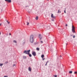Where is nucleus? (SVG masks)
Masks as SVG:
<instances>
[{
	"label": "nucleus",
	"instance_id": "nucleus-17",
	"mask_svg": "<svg viewBox=\"0 0 77 77\" xmlns=\"http://www.w3.org/2000/svg\"><path fill=\"white\" fill-rule=\"evenodd\" d=\"M66 8H65V10H64V12L65 13H66Z\"/></svg>",
	"mask_w": 77,
	"mask_h": 77
},
{
	"label": "nucleus",
	"instance_id": "nucleus-29",
	"mask_svg": "<svg viewBox=\"0 0 77 77\" xmlns=\"http://www.w3.org/2000/svg\"><path fill=\"white\" fill-rule=\"evenodd\" d=\"M45 58H43V60H45Z\"/></svg>",
	"mask_w": 77,
	"mask_h": 77
},
{
	"label": "nucleus",
	"instance_id": "nucleus-13",
	"mask_svg": "<svg viewBox=\"0 0 77 77\" xmlns=\"http://www.w3.org/2000/svg\"><path fill=\"white\" fill-rule=\"evenodd\" d=\"M69 74H72V71H69Z\"/></svg>",
	"mask_w": 77,
	"mask_h": 77
},
{
	"label": "nucleus",
	"instance_id": "nucleus-36",
	"mask_svg": "<svg viewBox=\"0 0 77 77\" xmlns=\"http://www.w3.org/2000/svg\"><path fill=\"white\" fill-rule=\"evenodd\" d=\"M66 46L67 45V43L66 44Z\"/></svg>",
	"mask_w": 77,
	"mask_h": 77
},
{
	"label": "nucleus",
	"instance_id": "nucleus-27",
	"mask_svg": "<svg viewBox=\"0 0 77 77\" xmlns=\"http://www.w3.org/2000/svg\"><path fill=\"white\" fill-rule=\"evenodd\" d=\"M40 42L42 43H43V42L42 41H41V42Z\"/></svg>",
	"mask_w": 77,
	"mask_h": 77
},
{
	"label": "nucleus",
	"instance_id": "nucleus-15",
	"mask_svg": "<svg viewBox=\"0 0 77 77\" xmlns=\"http://www.w3.org/2000/svg\"><path fill=\"white\" fill-rule=\"evenodd\" d=\"M23 59H26V56H23Z\"/></svg>",
	"mask_w": 77,
	"mask_h": 77
},
{
	"label": "nucleus",
	"instance_id": "nucleus-25",
	"mask_svg": "<svg viewBox=\"0 0 77 77\" xmlns=\"http://www.w3.org/2000/svg\"><path fill=\"white\" fill-rule=\"evenodd\" d=\"M16 66V65H15V64H13V66Z\"/></svg>",
	"mask_w": 77,
	"mask_h": 77
},
{
	"label": "nucleus",
	"instance_id": "nucleus-4",
	"mask_svg": "<svg viewBox=\"0 0 77 77\" xmlns=\"http://www.w3.org/2000/svg\"><path fill=\"white\" fill-rule=\"evenodd\" d=\"M32 55H33L34 56H35L36 55V53L35 51L32 52Z\"/></svg>",
	"mask_w": 77,
	"mask_h": 77
},
{
	"label": "nucleus",
	"instance_id": "nucleus-11",
	"mask_svg": "<svg viewBox=\"0 0 77 77\" xmlns=\"http://www.w3.org/2000/svg\"><path fill=\"white\" fill-rule=\"evenodd\" d=\"M35 20H38V16L36 17H35Z\"/></svg>",
	"mask_w": 77,
	"mask_h": 77
},
{
	"label": "nucleus",
	"instance_id": "nucleus-37",
	"mask_svg": "<svg viewBox=\"0 0 77 77\" xmlns=\"http://www.w3.org/2000/svg\"><path fill=\"white\" fill-rule=\"evenodd\" d=\"M0 35H1V32H0Z\"/></svg>",
	"mask_w": 77,
	"mask_h": 77
},
{
	"label": "nucleus",
	"instance_id": "nucleus-1",
	"mask_svg": "<svg viewBox=\"0 0 77 77\" xmlns=\"http://www.w3.org/2000/svg\"><path fill=\"white\" fill-rule=\"evenodd\" d=\"M33 35H31L30 37V42L31 43H33Z\"/></svg>",
	"mask_w": 77,
	"mask_h": 77
},
{
	"label": "nucleus",
	"instance_id": "nucleus-19",
	"mask_svg": "<svg viewBox=\"0 0 77 77\" xmlns=\"http://www.w3.org/2000/svg\"><path fill=\"white\" fill-rule=\"evenodd\" d=\"M27 26H28V25H29V22H27Z\"/></svg>",
	"mask_w": 77,
	"mask_h": 77
},
{
	"label": "nucleus",
	"instance_id": "nucleus-7",
	"mask_svg": "<svg viewBox=\"0 0 77 77\" xmlns=\"http://www.w3.org/2000/svg\"><path fill=\"white\" fill-rule=\"evenodd\" d=\"M5 1L6 2H8L9 3H10L11 2V0H5Z\"/></svg>",
	"mask_w": 77,
	"mask_h": 77
},
{
	"label": "nucleus",
	"instance_id": "nucleus-20",
	"mask_svg": "<svg viewBox=\"0 0 77 77\" xmlns=\"http://www.w3.org/2000/svg\"><path fill=\"white\" fill-rule=\"evenodd\" d=\"M74 74H77V71L75 72L74 73Z\"/></svg>",
	"mask_w": 77,
	"mask_h": 77
},
{
	"label": "nucleus",
	"instance_id": "nucleus-8",
	"mask_svg": "<svg viewBox=\"0 0 77 77\" xmlns=\"http://www.w3.org/2000/svg\"><path fill=\"white\" fill-rule=\"evenodd\" d=\"M28 70L30 72L31 71V69L30 67H29L28 68Z\"/></svg>",
	"mask_w": 77,
	"mask_h": 77
},
{
	"label": "nucleus",
	"instance_id": "nucleus-24",
	"mask_svg": "<svg viewBox=\"0 0 77 77\" xmlns=\"http://www.w3.org/2000/svg\"><path fill=\"white\" fill-rule=\"evenodd\" d=\"M47 64H48V63H46V64H45V66H47Z\"/></svg>",
	"mask_w": 77,
	"mask_h": 77
},
{
	"label": "nucleus",
	"instance_id": "nucleus-34",
	"mask_svg": "<svg viewBox=\"0 0 77 77\" xmlns=\"http://www.w3.org/2000/svg\"><path fill=\"white\" fill-rule=\"evenodd\" d=\"M60 57H61L62 56L61 55H60Z\"/></svg>",
	"mask_w": 77,
	"mask_h": 77
},
{
	"label": "nucleus",
	"instance_id": "nucleus-33",
	"mask_svg": "<svg viewBox=\"0 0 77 77\" xmlns=\"http://www.w3.org/2000/svg\"><path fill=\"white\" fill-rule=\"evenodd\" d=\"M9 35H11V34L10 33H9Z\"/></svg>",
	"mask_w": 77,
	"mask_h": 77
},
{
	"label": "nucleus",
	"instance_id": "nucleus-6",
	"mask_svg": "<svg viewBox=\"0 0 77 77\" xmlns=\"http://www.w3.org/2000/svg\"><path fill=\"white\" fill-rule=\"evenodd\" d=\"M38 38H40V39L41 40L42 37L41 36V34H39V35H38Z\"/></svg>",
	"mask_w": 77,
	"mask_h": 77
},
{
	"label": "nucleus",
	"instance_id": "nucleus-14",
	"mask_svg": "<svg viewBox=\"0 0 77 77\" xmlns=\"http://www.w3.org/2000/svg\"><path fill=\"white\" fill-rule=\"evenodd\" d=\"M37 49V51H39V48H37V49Z\"/></svg>",
	"mask_w": 77,
	"mask_h": 77
},
{
	"label": "nucleus",
	"instance_id": "nucleus-2",
	"mask_svg": "<svg viewBox=\"0 0 77 77\" xmlns=\"http://www.w3.org/2000/svg\"><path fill=\"white\" fill-rule=\"evenodd\" d=\"M30 50H28L27 51L26 50H25L24 51L23 54H29V53L30 52Z\"/></svg>",
	"mask_w": 77,
	"mask_h": 77
},
{
	"label": "nucleus",
	"instance_id": "nucleus-12",
	"mask_svg": "<svg viewBox=\"0 0 77 77\" xmlns=\"http://www.w3.org/2000/svg\"><path fill=\"white\" fill-rule=\"evenodd\" d=\"M61 12V11H60V10H58V12H57V13H60Z\"/></svg>",
	"mask_w": 77,
	"mask_h": 77
},
{
	"label": "nucleus",
	"instance_id": "nucleus-30",
	"mask_svg": "<svg viewBox=\"0 0 77 77\" xmlns=\"http://www.w3.org/2000/svg\"><path fill=\"white\" fill-rule=\"evenodd\" d=\"M49 62V61H47V62H46V63H48Z\"/></svg>",
	"mask_w": 77,
	"mask_h": 77
},
{
	"label": "nucleus",
	"instance_id": "nucleus-32",
	"mask_svg": "<svg viewBox=\"0 0 77 77\" xmlns=\"http://www.w3.org/2000/svg\"><path fill=\"white\" fill-rule=\"evenodd\" d=\"M52 21H54V19H52Z\"/></svg>",
	"mask_w": 77,
	"mask_h": 77
},
{
	"label": "nucleus",
	"instance_id": "nucleus-21",
	"mask_svg": "<svg viewBox=\"0 0 77 77\" xmlns=\"http://www.w3.org/2000/svg\"><path fill=\"white\" fill-rule=\"evenodd\" d=\"M8 62L7 61V62H5V63L6 64H8Z\"/></svg>",
	"mask_w": 77,
	"mask_h": 77
},
{
	"label": "nucleus",
	"instance_id": "nucleus-9",
	"mask_svg": "<svg viewBox=\"0 0 77 77\" xmlns=\"http://www.w3.org/2000/svg\"><path fill=\"white\" fill-rule=\"evenodd\" d=\"M28 55H29V56L30 57H32V55L31 54H30V52L29 53V54H28Z\"/></svg>",
	"mask_w": 77,
	"mask_h": 77
},
{
	"label": "nucleus",
	"instance_id": "nucleus-5",
	"mask_svg": "<svg viewBox=\"0 0 77 77\" xmlns=\"http://www.w3.org/2000/svg\"><path fill=\"white\" fill-rule=\"evenodd\" d=\"M51 17L53 18H54V19H55V18H56V17L54 16L53 14H52L51 15Z\"/></svg>",
	"mask_w": 77,
	"mask_h": 77
},
{
	"label": "nucleus",
	"instance_id": "nucleus-26",
	"mask_svg": "<svg viewBox=\"0 0 77 77\" xmlns=\"http://www.w3.org/2000/svg\"><path fill=\"white\" fill-rule=\"evenodd\" d=\"M65 26H66V27H67V24H66V25H65Z\"/></svg>",
	"mask_w": 77,
	"mask_h": 77
},
{
	"label": "nucleus",
	"instance_id": "nucleus-18",
	"mask_svg": "<svg viewBox=\"0 0 77 77\" xmlns=\"http://www.w3.org/2000/svg\"><path fill=\"white\" fill-rule=\"evenodd\" d=\"M13 42L14 43H17V42L15 40H14Z\"/></svg>",
	"mask_w": 77,
	"mask_h": 77
},
{
	"label": "nucleus",
	"instance_id": "nucleus-22",
	"mask_svg": "<svg viewBox=\"0 0 77 77\" xmlns=\"http://www.w3.org/2000/svg\"><path fill=\"white\" fill-rule=\"evenodd\" d=\"M75 35H73V38H75Z\"/></svg>",
	"mask_w": 77,
	"mask_h": 77
},
{
	"label": "nucleus",
	"instance_id": "nucleus-35",
	"mask_svg": "<svg viewBox=\"0 0 77 77\" xmlns=\"http://www.w3.org/2000/svg\"><path fill=\"white\" fill-rule=\"evenodd\" d=\"M1 25H2V24H1V23H0V26H1Z\"/></svg>",
	"mask_w": 77,
	"mask_h": 77
},
{
	"label": "nucleus",
	"instance_id": "nucleus-3",
	"mask_svg": "<svg viewBox=\"0 0 77 77\" xmlns=\"http://www.w3.org/2000/svg\"><path fill=\"white\" fill-rule=\"evenodd\" d=\"M75 27L73 26H72V33H75Z\"/></svg>",
	"mask_w": 77,
	"mask_h": 77
},
{
	"label": "nucleus",
	"instance_id": "nucleus-38",
	"mask_svg": "<svg viewBox=\"0 0 77 77\" xmlns=\"http://www.w3.org/2000/svg\"><path fill=\"white\" fill-rule=\"evenodd\" d=\"M49 0H48V1Z\"/></svg>",
	"mask_w": 77,
	"mask_h": 77
},
{
	"label": "nucleus",
	"instance_id": "nucleus-31",
	"mask_svg": "<svg viewBox=\"0 0 77 77\" xmlns=\"http://www.w3.org/2000/svg\"><path fill=\"white\" fill-rule=\"evenodd\" d=\"M4 77H8L7 76H4Z\"/></svg>",
	"mask_w": 77,
	"mask_h": 77
},
{
	"label": "nucleus",
	"instance_id": "nucleus-28",
	"mask_svg": "<svg viewBox=\"0 0 77 77\" xmlns=\"http://www.w3.org/2000/svg\"><path fill=\"white\" fill-rule=\"evenodd\" d=\"M54 77H57V75H54Z\"/></svg>",
	"mask_w": 77,
	"mask_h": 77
},
{
	"label": "nucleus",
	"instance_id": "nucleus-16",
	"mask_svg": "<svg viewBox=\"0 0 77 77\" xmlns=\"http://www.w3.org/2000/svg\"><path fill=\"white\" fill-rule=\"evenodd\" d=\"M3 65V63H2V64L0 63V66H2Z\"/></svg>",
	"mask_w": 77,
	"mask_h": 77
},
{
	"label": "nucleus",
	"instance_id": "nucleus-10",
	"mask_svg": "<svg viewBox=\"0 0 77 77\" xmlns=\"http://www.w3.org/2000/svg\"><path fill=\"white\" fill-rule=\"evenodd\" d=\"M41 57L43 58L44 57V54H42Z\"/></svg>",
	"mask_w": 77,
	"mask_h": 77
},
{
	"label": "nucleus",
	"instance_id": "nucleus-23",
	"mask_svg": "<svg viewBox=\"0 0 77 77\" xmlns=\"http://www.w3.org/2000/svg\"><path fill=\"white\" fill-rule=\"evenodd\" d=\"M7 22L8 23V24H10V22H8V21H7Z\"/></svg>",
	"mask_w": 77,
	"mask_h": 77
}]
</instances>
